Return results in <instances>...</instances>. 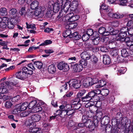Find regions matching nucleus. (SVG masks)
I'll return each instance as SVG.
<instances>
[{
    "label": "nucleus",
    "instance_id": "37998d69",
    "mask_svg": "<svg viewBox=\"0 0 133 133\" xmlns=\"http://www.w3.org/2000/svg\"><path fill=\"white\" fill-rule=\"evenodd\" d=\"M83 34L82 36V39L83 41H88L90 38V36L86 32H84L83 33Z\"/></svg>",
    "mask_w": 133,
    "mask_h": 133
},
{
    "label": "nucleus",
    "instance_id": "e2e57ef3",
    "mask_svg": "<svg viewBox=\"0 0 133 133\" xmlns=\"http://www.w3.org/2000/svg\"><path fill=\"white\" fill-rule=\"evenodd\" d=\"M71 19V22H75V21H77L79 18L80 17L79 15H74L72 17Z\"/></svg>",
    "mask_w": 133,
    "mask_h": 133
},
{
    "label": "nucleus",
    "instance_id": "ddd939ff",
    "mask_svg": "<svg viewBox=\"0 0 133 133\" xmlns=\"http://www.w3.org/2000/svg\"><path fill=\"white\" fill-rule=\"evenodd\" d=\"M122 31V30H120L119 33L118 35V38L117 39V41H122L123 39L125 38L127 36V33Z\"/></svg>",
    "mask_w": 133,
    "mask_h": 133
},
{
    "label": "nucleus",
    "instance_id": "5701e85b",
    "mask_svg": "<svg viewBox=\"0 0 133 133\" xmlns=\"http://www.w3.org/2000/svg\"><path fill=\"white\" fill-rule=\"evenodd\" d=\"M5 84L6 85H6H3V87H0V91L1 90L2 93H1L6 94L8 92V89L7 88H8L9 86V84L8 83H7L6 82L5 83Z\"/></svg>",
    "mask_w": 133,
    "mask_h": 133
},
{
    "label": "nucleus",
    "instance_id": "4d7b16f0",
    "mask_svg": "<svg viewBox=\"0 0 133 133\" xmlns=\"http://www.w3.org/2000/svg\"><path fill=\"white\" fill-rule=\"evenodd\" d=\"M109 91L108 89H104L102 90L101 94L103 96H107L109 94Z\"/></svg>",
    "mask_w": 133,
    "mask_h": 133
},
{
    "label": "nucleus",
    "instance_id": "473e14b6",
    "mask_svg": "<svg viewBox=\"0 0 133 133\" xmlns=\"http://www.w3.org/2000/svg\"><path fill=\"white\" fill-rule=\"evenodd\" d=\"M108 30V32L110 33V34L114 35H116L119 32L118 30L114 29L111 27H110L109 28Z\"/></svg>",
    "mask_w": 133,
    "mask_h": 133
},
{
    "label": "nucleus",
    "instance_id": "aec40b11",
    "mask_svg": "<svg viewBox=\"0 0 133 133\" xmlns=\"http://www.w3.org/2000/svg\"><path fill=\"white\" fill-rule=\"evenodd\" d=\"M41 118V116L37 114H34L31 116V119L34 122H37L39 121Z\"/></svg>",
    "mask_w": 133,
    "mask_h": 133
},
{
    "label": "nucleus",
    "instance_id": "2f4dec72",
    "mask_svg": "<svg viewBox=\"0 0 133 133\" xmlns=\"http://www.w3.org/2000/svg\"><path fill=\"white\" fill-rule=\"evenodd\" d=\"M87 94V91L85 89H82L79 91V92L77 93V96L79 97L80 98L82 97H84L85 96H83L85 94L86 95Z\"/></svg>",
    "mask_w": 133,
    "mask_h": 133
},
{
    "label": "nucleus",
    "instance_id": "69168bd1",
    "mask_svg": "<svg viewBox=\"0 0 133 133\" xmlns=\"http://www.w3.org/2000/svg\"><path fill=\"white\" fill-rule=\"evenodd\" d=\"M111 127V125L109 124L104 125L103 127H103V130L107 132L109 130Z\"/></svg>",
    "mask_w": 133,
    "mask_h": 133
},
{
    "label": "nucleus",
    "instance_id": "a19ab883",
    "mask_svg": "<svg viewBox=\"0 0 133 133\" xmlns=\"http://www.w3.org/2000/svg\"><path fill=\"white\" fill-rule=\"evenodd\" d=\"M67 83L69 84V85H71V84H69V82L64 83L61 85V87L60 88V92H61L67 89V86L68 85Z\"/></svg>",
    "mask_w": 133,
    "mask_h": 133
},
{
    "label": "nucleus",
    "instance_id": "774afa93",
    "mask_svg": "<svg viewBox=\"0 0 133 133\" xmlns=\"http://www.w3.org/2000/svg\"><path fill=\"white\" fill-rule=\"evenodd\" d=\"M99 83H100V84L97 87V88L103 87L106 84V82L103 80H100Z\"/></svg>",
    "mask_w": 133,
    "mask_h": 133
},
{
    "label": "nucleus",
    "instance_id": "b1692460",
    "mask_svg": "<svg viewBox=\"0 0 133 133\" xmlns=\"http://www.w3.org/2000/svg\"><path fill=\"white\" fill-rule=\"evenodd\" d=\"M48 70L49 73L52 74L54 73L56 71L55 66L53 64L49 66Z\"/></svg>",
    "mask_w": 133,
    "mask_h": 133
},
{
    "label": "nucleus",
    "instance_id": "7c9ffc66",
    "mask_svg": "<svg viewBox=\"0 0 133 133\" xmlns=\"http://www.w3.org/2000/svg\"><path fill=\"white\" fill-rule=\"evenodd\" d=\"M116 43H117L115 41H110L109 42V48L110 49H113L116 48Z\"/></svg>",
    "mask_w": 133,
    "mask_h": 133
},
{
    "label": "nucleus",
    "instance_id": "a18cd8bd",
    "mask_svg": "<svg viewBox=\"0 0 133 133\" xmlns=\"http://www.w3.org/2000/svg\"><path fill=\"white\" fill-rule=\"evenodd\" d=\"M75 123L72 120H69L67 125V127L69 128H73L75 126Z\"/></svg>",
    "mask_w": 133,
    "mask_h": 133
},
{
    "label": "nucleus",
    "instance_id": "052dcab7",
    "mask_svg": "<svg viewBox=\"0 0 133 133\" xmlns=\"http://www.w3.org/2000/svg\"><path fill=\"white\" fill-rule=\"evenodd\" d=\"M17 11V10L15 8H13L10 10L9 12L12 15H14L13 17H15V15L16 14Z\"/></svg>",
    "mask_w": 133,
    "mask_h": 133
},
{
    "label": "nucleus",
    "instance_id": "423d86ee",
    "mask_svg": "<svg viewBox=\"0 0 133 133\" xmlns=\"http://www.w3.org/2000/svg\"><path fill=\"white\" fill-rule=\"evenodd\" d=\"M71 67H72L73 71L75 72H79L83 69V66L79 63H76L74 62L71 63Z\"/></svg>",
    "mask_w": 133,
    "mask_h": 133
},
{
    "label": "nucleus",
    "instance_id": "c85d7f7f",
    "mask_svg": "<svg viewBox=\"0 0 133 133\" xmlns=\"http://www.w3.org/2000/svg\"><path fill=\"white\" fill-rule=\"evenodd\" d=\"M78 5V2L76 1H74L71 3L70 2V7L73 9H72L73 10H75L76 9Z\"/></svg>",
    "mask_w": 133,
    "mask_h": 133
},
{
    "label": "nucleus",
    "instance_id": "49530a36",
    "mask_svg": "<svg viewBox=\"0 0 133 133\" xmlns=\"http://www.w3.org/2000/svg\"><path fill=\"white\" fill-rule=\"evenodd\" d=\"M91 61L93 64H95L98 61V58L94 54H92L90 58Z\"/></svg>",
    "mask_w": 133,
    "mask_h": 133
},
{
    "label": "nucleus",
    "instance_id": "603ef678",
    "mask_svg": "<svg viewBox=\"0 0 133 133\" xmlns=\"http://www.w3.org/2000/svg\"><path fill=\"white\" fill-rule=\"evenodd\" d=\"M101 99H100V101H96L95 102H94L93 104H92V105H95V106L97 107H100L102 105V102L101 101Z\"/></svg>",
    "mask_w": 133,
    "mask_h": 133
},
{
    "label": "nucleus",
    "instance_id": "4c0bfd02",
    "mask_svg": "<svg viewBox=\"0 0 133 133\" xmlns=\"http://www.w3.org/2000/svg\"><path fill=\"white\" fill-rule=\"evenodd\" d=\"M119 128L117 126H112L111 129L109 133H119Z\"/></svg>",
    "mask_w": 133,
    "mask_h": 133
},
{
    "label": "nucleus",
    "instance_id": "6e6552de",
    "mask_svg": "<svg viewBox=\"0 0 133 133\" xmlns=\"http://www.w3.org/2000/svg\"><path fill=\"white\" fill-rule=\"evenodd\" d=\"M71 108H70L68 107L66 109V110H65V112H66V114L64 115V116L67 115L68 116H71L70 117L73 116L74 115L75 112H76V111L78 110V109L80 107L76 108L75 109H71L72 106H71Z\"/></svg>",
    "mask_w": 133,
    "mask_h": 133
},
{
    "label": "nucleus",
    "instance_id": "cd10ccee",
    "mask_svg": "<svg viewBox=\"0 0 133 133\" xmlns=\"http://www.w3.org/2000/svg\"><path fill=\"white\" fill-rule=\"evenodd\" d=\"M71 34V31L70 29H67L64 31L63 33V37L65 38L68 37L70 38V36Z\"/></svg>",
    "mask_w": 133,
    "mask_h": 133
},
{
    "label": "nucleus",
    "instance_id": "864d4df0",
    "mask_svg": "<svg viewBox=\"0 0 133 133\" xmlns=\"http://www.w3.org/2000/svg\"><path fill=\"white\" fill-rule=\"evenodd\" d=\"M109 6H107L104 4H102L100 7V9H103L105 10L106 11L109 12Z\"/></svg>",
    "mask_w": 133,
    "mask_h": 133
},
{
    "label": "nucleus",
    "instance_id": "c756f323",
    "mask_svg": "<svg viewBox=\"0 0 133 133\" xmlns=\"http://www.w3.org/2000/svg\"><path fill=\"white\" fill-rule=\"evenodd\" d=\"M39 2L36 1H34L30 4V7L32 10L35 9L38 6Z\"/></svg>",
    "mask_w": 133,
    "mask_h": 133
},
{
    "label": "nucleus",
    "instance_id": "2eb2a0df",
    "mask_svg": "<svg viewBox=\"0 0 133 133\" xmlns=\"http://www.w3.org/2000/svg\"><path fill=\"white\" fill-rule=\"evenodd\" d=\"M17 22V20L15 18L11 19L10 21H8L7 23L8 27L9 29H13Z\"/></svg>",
    "mask_w": 133,
    "mask_h": 133
},
{
    "label": "nucleus",
    "instance_id": "72a5a7b5",
    "mask_svg": "<svg viewBox=\"0 0 133 133\" xmlns=\"http://www.w3.org/2000/svg\"><path fill=\"white\" fill-rule=\"evenodd\" d=\"M42 109L40 104L38 103L37 105L33 108V109L34 110V112L36 113L39 112L41 111Z\"/></svg>",
    "mask_w": 133,
    "mask_h": 133
},
{
    "label": "nucleus",
    "instance_id": "8fccbe9b",
    "mask_svg": "<svg viewBox=\"0 0 133 133\" xmlns=\"http://www.w3.org/2000/svg\"><path fill=\"white\" fill-rule=\"evenodd\" d=\"M110 54L112 56L115 57L118 56V50L115 49L110 51Z\"/></svg>",
    "mask_w": 133,
    "mask_h": 133
},
{
    "label": "nucleus",
    "instance_id": "0eeeda50",
    "mask_svg": "<svg viewBox=\"0 0 133 133\" xmlns=\"http://www.w3.org/2000/svg\"><path fill=\"white\" fill-rule=\"evenodd\" d=\"M96 93L94 90L90 91L87 93L85 96L83 98V99H84L83 100L85 102H89L93 97L95 95Z\"/></svg>",
    "mask_w": 133,
    "mask_h": 133
},
{
    "label": "nucleus",
    "instance_id": "f03ea898",
    "mask_svg": "<svg viewBox=\"0 0 133 133\" xmlns=\"http://www.w3.org/2000/svg\"><path fill=\"white\" fill-rule=\"evenodd\" d=\"M62 0H58L56 2L54 3L53 1H50L48 3V8L51 9L55 13L58 12L59 9H62L63 4L61 2Z\"/></svg>",
    "mask_w": 133,
    "mask_h": 133
},
{
    "label": "nucleus",
    "instance_id": "39448f33",
    "mask_svg": "<svg viewBox=\"0 0 133 133\" xmlns=\"http://www.w3.org/2000/svg\"><path fill=\"white\" fill-rule=\"evenodd\" d=\"M57 68L60 70H63L64 71H67L70 69L69 66L66 63L61 62L57 64Z\"/></svg>",
    "mask_w": 133,
    "mask_h": 133
},
{
    "label": "nucleus",
    "instance_id": "f8f14e48",
    "mask_svg": "<svg viewBox=\"0 0 133 133\" xmlns=\"http://www.w3.org/2000/svg\"><path fill=\"white\" fill-rule=\"evenodd\" d=\"M98 33L102 36H107L110 34V33L108 31H107L105 28L101 27L99 28L98 31Z\"/></svg>",
    "mask_w": 133,
    "mask_h": 133
},
{
    "label": "nucleus",
    "instance_id": "0e129e2a",
    "mask_svg": "<svg viewBox=\"0 0 133 133\" xmlns=\"http://www.w3.org/2000/svg\"><path fill=\"white\" fill-rule=\"evenodd\" d=\"M25 8L24 7H22L20 10L19 13L20 14L21 16L24 15H25L26 11L25 10Z\"/></svg>",
    "mask_w": 133,
    "mask_h": 133
},
{
    "label": "nucleus",
    "instance_id": "f3484780",
    "mask_svg": "<svg viewBox=\"0 0 133 133\" xmlns=\"http://www.w3.org/2000/svg\"><path fill=\"white\" fill-rule=\"evenodd\" d=\"M29 132L28 133H42L43 131L40 128L35 127L29 130Z\"/></svg>",
    "mask_w": 133,
    "mask_h": 133
},
{
    "label": "nucleus",
    "instance_id": "c03bdc74",
    "mask_svg": "<svg viewBox=\"0 0 133 133\" xmlns=\"http://www.w3.org/2000/svg\"><path fill=\"white\" fill-rule=\"evenodd\" d=\"M48 9V10L46 13V16L48 18H51L54 12L52 9H50L49 8Z\"/></svg>",
    "mask_w": 133,
    "mask_h": 133
},
{
    "label": "nucleus",
    "instance_id": "680f3d73",
    "mask_svg": "<svg viewBox=\"0 0 133 133\" xmlns=\"http://www.w3.org/2000/svg\"><path fill=\"white\" fill-rule=\"evenodd\" d=\"M26 28L27 29L31 28L33 30H36V28L35 27V24L29 25L28 24V23L27 22H26Z\"/></svg>",
    "mask_w": 133,
    "mask_h": 133
},
{
    "label": "nucleus",
    "instance_id": "20e7f679",
    "mask_svg": "<svg viewBox=\"0 0 133 133\" xmlns=\"http://www.w3.org/2000/svg\"><path fill=\"white\" fill-rule=\"evenodd\" d=\"M83 122L84 123L85 126L89 129L91 131H93L95 128L96 125L94 122L88 118L86 115H83L82 118Z\"/></svg>",
    "mask_w": 133,
    "mask_h": 133
},
{
    "label": "nucleus",
    "instance_id": "de8ad7c7",
    "mask_svg": "<svg viewBox=\"0 0 133 133\" xmlns=\"http://www.w3.org/2000/svg\"><path fill=\"white\" fill-rule=\"evenodd\" d=\"M0 14L3 16H5L7 14L6 9L5 8H1L0 9Z\"/></svg>",
    "mask_w": 133,
    "mask_h": 133
},
{
    "label": "nucleus",
    "instance_id": "5fc2aeb1",
    "mask_svg": "<svg viewBox=\"0 0 133 133\" xmlns=\"http://www.w3.org/2000/svg\"><path fill=\"white\" fill-rule=\"evenodd\" d=\"M70 4H64L62 10L63 9L64 12L66 13L68 11L70 6Z\"/></svg>",
    "mask_w": 133,
    "mask_h": 133
},
{
    "label": "nucleus",
    "instance_id": "bf43d9fd",
    "mask_svg": "<svg viewBox=\"0 0 133 133\" xmlns=\"http://www.w3.org/2000/svg\"><path fill=\"white\" fill-rule=\"evenodd\" d=\"M62 20L63 21L66 22L67 23L68 22H71V19L67 14L63 18Z\"/></svg>",
    "mask_w": 133,
    "mask_h": 133
},
{
    "label": "nucleus",
    "instance_id": "58836bf2",
    "mask_svg": "<svg viewBox=\"0 0 133 133\" xmlns=\"http://www.w3.org/2000/svg\"><path fill=\"white\" fill-rule=\"evenodd\" d=\"M34 64L38 69H41L42 68L43 63L39 61L34 62Z\"/></svg>",
    "mask_w": 133,
    "mask_h": 133
},
{
    "label": "nucleus",
    "instance_id": "09e8293b",
    "mask_svg": "<svg viewBox=\"0 0 133 133\" xmlns=\"http://www.w3.org/2000/svg\"><path fill=\"white\" fill-rule=\"evenodd\" d=\"M0 99H3L4 101H5L9 99L10 96L7 95H4L3 93L0 94Z\"/></svg>",
    "mask_w": 133,
    "mask_h": 133
},
{
    "label": "nucleus",
    "instance_id": "f257e3e1",
    "mask_svg": "<svg viewBox=\"0 0 133 133\" xmlns=\"http://www.w3.org/2000/svg\"><path fill=\"white\" fill-rule=\"evenodd\" d=\"M33 74L32 70L26 67H23L22 71H19L16 73L15 75L18 79L24 80L28 77V75H32Z\"/></svg>",
    "mask_w": 133,
    "mask_h": 133
},
{
    "label": "nucleus",
    "instance_id": "393cba45",
    "mask_svg": "<svg viewBox=\"0 0 133 133\" xmlns=\"http://www.w3.org/2000/svg\"><path fill=\"white\" fill-rule=\"evenodd\" d=\"M90 37L92 36H95V35L97 33V31H95L91 28L88 29H87L85 31Z\"/></svg>",
    "mask_w": 133,
    "mask_h": 133
},
{
    "label": "nucleus",
    "instance_id": "1a4fd4ad",
    "mask_svg": "<svg viewBox=\"0 0 133 133\" xmlns=\"http://www.w3.org/2000/svg\"><path fill=\"white\" fill-rule=\"evenodd\" d=\"M71 85L74 88L77 89L79 88L81 85V81L75 79L71 80Z\"/></svg>",
    "mask_w": 133,
    "mask_h": 133
},
{
    "label": "nucleus",
    "instance_id": "412c9836",
    "mask_svg": "<svg viewBox=\"0 0 133 133\" xmlns=\"http://www.w3.org/2000/svg\"><path fill=\"white\" fill-rule=\"evenodd\" d=\"M103 62L105 65H108L111 63V60L110 57L108 55H104L103 57Z\"/></svg>",
    "mask_w": 133,
    "mask_h": 133
},
{
    "label": "nucleus",
    "instance_id": "ea45409f",
    "mask_svg": "<svg viewBox=\"0 0 133 133\" xmlns=\"http://www.w3.org/2000/svg\"><path fill=\"white\" fill-rule=\"evenodd\" d=\"M10 83L13 85H16L18 83V80L15 77H12L10 78Z\"/></svg>",
    "mask_w": 133,
    "mask_h": 133
},
{
    "label": "nucleus",
    "instance_id": "e433bc0d",
    "mask_svg": "<svg viewBox=\"0 0 133 133\" xmlns=\"http://www.w3.org/2000/svg\"><path fill=\"white\" fill-rule=\"evenodd\" d=\"M112 126H118V125L120 124H121V121L115 118L112 119Z\"/></svg>",
    "mask_w": 133,
    "mask_h": 133
},
{
    "label": "nucleus",
    "instance_id": "79ce46f5",
    "mask_svg": "<svg viewBox=\"0 0 133 133\" xmlns=\"http://www.w3.org/2000/svg\"><path fill=\"white\" fill-rule=\"evenodd\" d=\"M100 99L101 98L98 95H96V94L95 95H94L93 97L91 99L89 102H92V104H93L94 102H95L97 101H100Z\"/></svg>",
    "mask_w": 133,
    "mask_h": 133
},
{
    "label": "nucleus",
    "instance_id": "6ab92c4d",
    "mask_svg": "<svg viewBox=\"0 0 133 133\" xmlns=\"http://www.w3.org/2000/svg\"><path fill=\"white\" fill-rule=\"evenodd\" d=\"M81 55V58L86 59L87 61L90 59L91 56V54L87 51L82 52Z\"/></svg>",
    "mask_w": 133,
    "mask_h": 133
},
{
    "label": "nucleus",
    "instance_id": "3c124183",
    "mask_svg": "<svg viewBox=\"0 0 133 133\" xmlns=\"http://www.w3.org/2000/svg\"><path fill=\"white\" fill-rule=\"evenodd\" d=\"M122 114L121 112H118L116 114V118L120 121H122V118H123Z\"/></svg>",
    "mask_w": 133,
    "mask_h": 133
},
{
    "label": "nucleus",
    "instance_id": "6e6d98bb",
    "mask_svg": "<svg viewBox=\"0 0 133 133\" xmlns=\"http://www.w3.org/2000/svg\"><path fill=\"white\" fill-rule=\"evenodd\" d=\"M45 9V8L43 7H39V6H38L35 10H37V11L39 12V13L41 14H42Z\"/></svg>",
    "mask_w": 133,
    "mask_h": 133
},
{
    "label": "nucleus",
    "instance_id": "9d476101",
    "mask_svg": "<svg viewBox=\"0 0 133 133\" xmlns=\"http://www.w3.org/2000/svg\"><path fill=\"white\" fill-rule=\"evenodd\" d=\"M28 104L27 102H25L22 104L20 103L18 104H17L16 107L17 108H18L20 111H23L26 109L27 107H28Z\"/></svg>",
    "mask_w": 133,
    "mask_h": 133
},
{
    "label": "nucleus",
    "instance_id": "4468645a",
    "mask_svg": "<svg viewBox=\"0 0 133 133\" xmlns=\"http://www.w3.org/2000/svg\"><path fill=\"white\" fill-rule=\"evenodd\" d=\"M122 121H121V124L122 125H125L127 127V126H131V121L130 119H128L126 117H123Z\"/></svg>",
    "mask_w": 133,
    "mask_h": 133
},
{
    "label": "nucleus",
    "instance_id": "dca6fc26",
    "mask_svg": "<svg viewBox=\"0 0 133 133\" xmlns=\"http://www.w3.org/2000/svg\"><path fill=\"white\" fill-rule=\"evenodd\" d=\"M94 37V38L91 39L92 43L94 45H97L98 44L100 41V37L99 35L97 33Z\"/></svg>",
    "mask_w": 133,
    "mask_h": 133
},
{
    "label": "nucleus",
    "instance_id": "338daca9",
    "mask_svg": "<svg viewBox=\"0 0 133 133\" xmlns=\"http://www.w3.org/2000/svg\"><path fill=\"white\" fill-rule=\"evenodd\" d=\"M128 35L130 37L133 36V28L130 27L128 28Z\"/></svg>",
    "mask_w": 133,
    "mask_h": 133
},
{
    "label": "nucleus",
    "instance_id": "c9c22d12",
    "mask_svg": "<svg viewBox=\"0 0 133 133\" xmlns=\"http://www.w3.org/2000/svg\"><path fill=\"white\" fill-rule=\"evenodd\" d=\"M79 64L82 65V66H83V68L86 67L87 66V61L85 59L82 58V59L79 62Z\"/></svg>",
    "mask_w": 133,
    "mask_h": 133
},
{
    "label": "nucleus",
    "instance_id": "a211bd4d",
    "mask_svg": "<svg viewBox=\"0 0 133 133\" xmlns=\"http://www.w3.org/2000/svg\"><path fill=\"white\" fill-rule=\"evenodd\" d=\"M83 97H82L81 98H79L77 96H76V97L75 99L71 101V103L72 105H76L78 104V103H79L81 101L83 102H85L83 100L84 99H83Z\"/></svg>",
    "mask_w": 133,
    "mask_h": 133
},
{
    "label": "nucleus",
    "instance_id": "13d9d810",
    "mask_svg": "<svg viewBox=\"0 0 133 133\" xmlns=\"http://www.w3.org/2000/svg\"><path fill=\"white\" fill-rule=\"evenodd\" d=\"M12 105V104L11 102L8 101H6L4 104L5 107L7 108L8 109L11 108Z\"/></svg>",
    "mask_w": 133,
    "mask_h": 133
},
{
    "label": "nucleus",
    "instance_id": "bb28decb",
    "mask_svg": "<svg viewBox=\"0 0 133 133\" xmlns=\"http://www.w3.org/2000/svg\"><path fill=\"white\" fill-rule=\"evenodd\" d=\"M37 103V102L36 99L35 100H32L31 101L29 104H28V107L29 109H31L35 107Z\"/></svg>",
    "mask_w": 133,
    "mask_h": 133
},
{
    "label": "nucleus",
    "instance_id": "4be33fe9",
    "mask_svg": "<svg viewBox=\"0 0 133 133\" xmlns=\"http://www.w3.org/2000/svg\"><path fill=\"white\" fill-rule=\"evenodd\" d=\"M122 41H121L124 42L126 45L128 47L133 43V40H131L130 38L128 36H127L125 38L123 39Z\"/></svg>",
    "mask_w": 133,
    "mask_h": 133
},
{
    "label": "nucleus",
    "instance_id": "a878e982",
    "mask_svg": "<svg viewBox=\"0 0 133 133\" xmlns=\"http://www.w3.org/2000/svg\"><path fill=\"white\" fill-rule=\"evenodd\" d=\"M129 49H128L124 48L121 50L122 56L125 58L128 57L129 55Z\"/></svg>",
    "mask_w": 133,
    "mask_h": 133
},
{
    "label": "nucleus",
    "instance_id": "7ed1b4c3",
    "mask_svg": "<svg viewBox=\"0 0 133 133\" xmlns=\"http://www.w3.org/2000/svg\"><path fill=\"white\" fill-rule=\"evenodd\" d=\"M99 82L98 78L96 77L92 78L88 77L84 79L83 81V86L85 88L90 87Z\"/></svg>",
    "mask_w": 133,
    "mask_h": 133
},
{
    "label": "nucleus",
    "instance_id": "f704fd0d",
    "mask_svg": "<svg viewBox=\"0 0 133 133\" xmlns=\"http://www.w3.org/2000/svg\"><path fill=\"white\" fill-rule=\"evenodd\" d=\"M68 26L69 27L68 28L72 29L75 28L78 25L76 22H69V23H67Z\"/></svg>",
    "mask_w": 133,
    "mask_h": 133
},
{
    "label": "nucleus",
    "instance_id": "9b49d317",
    "mask_svg": "<svg viewBox=\"0 0 133 133\" xmlns=\"http://www.w3.org/2000/svg\"><path fill=\"white\" fill-rule=\"evenodd\" d=\"M110 121V118L109 116H104L101 120V127H103L104 125L109 124Z\"/></svg>",
    "mask_w": 133,
    "mask_h": 133
}]
</instances>
